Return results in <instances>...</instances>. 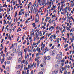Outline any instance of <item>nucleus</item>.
<instances>
[{"label":"nucleus","instance_id":"nucleus-1","mask_svg":"<svg viewBox=\"0 0 74 74\" xmlns=\"http://www.w3.org/2000/svg\"><path fill=\"white\" fill-rule=\"evenodd\" d=\"M58 73V71L56 70L52 72V74H57Z\"/></svg>","mask_w":74,"mask_h":74},{"label":"nucleus","instance_id":"nucleus-2","mask_svg":"<svg viewBox=\"0 0 74 74\" xmlns=\"http://www.w3.org/2000/svg\"><path fill=\"white\" fill-rule=\"evenodd\" d=\"M17 53H18V56H21H21H22V50L21 53V51H20L19 52Z\"/></svg>","mask_w":74,"mask_h":74},{"label":"nucleus","instance_id":"nucleus-3","mask_svg":"<svg viewBox=\"0 0 74 74\" xmlns=\"http://www.w3.org/2000/svg\"><path fill=\"white\" fill-rule=\"evenodd\" d=\"M23 11V9H22L21 10V11L19 12L18 14V15H22V12Z\"/></svg>","mask_w":74,"mask_h":74},{"label":"nucleus","instance_id":"nucleus-4","mask_svg":"<svg viewBox=\"0 0 74 74\" xmlns=\"http://www.w3.org/2000/svg\"><path fill=\"white\" fill-rule=\"evenodd\" d=\"M12 51H13V53H16V49L15 48L13 49L12 50Z\"/></svg>","mask_w":74,"mask_h":74},{"label":"nucleus","instance_id":"nucleus-5","mask_svg":"<svg viewBox=\"0 0 74 74\" xmlns=\"http://www.w3.org/2000/svg\"><path fill=\"white\" fill-rule=\"evenodd\" d=\"M60 58V56H59V54H58L57 55L56 58V59H59Z\"/></svg>","mask_w":74,"mask_h":74},{"label":"nucleus","instance_id":"nucleus-6","mask_svg":"<svg viewBox=\"0 0 74 74\" xmlns=\"http://www.w3.org/2000/svg\"><path fill=\"white\" fill-rule=\"evenodd\" d=\"M52 55L54 56L55 55V50H53L52 52Z\"/></svg>","mask_w":74,"mask_h":74},{"label":"nucleus","instance_id":"nucleus-7","mask_svg":"<svg viewBox=\"0 0 74 74\" xmlns=\"http://www.w3.org/2000/svg\"><path fill=\"white\" fill-rule=\"evenodd\" d=\"M8 57L7 58V60H11L12 59V57H10V56H8Z\"/></svg>","mask_w":74,"mask_h":74},{"label":"nucleus","instance_id":"nucleus-8","mask_svg":"<svg viewBox=\"0 0 74 74\" xmlns=\"http://www.w3.org/2000/svg\"><path fill=\"white\" fill-rule=\"evenodd\" d=\"M46 59H47V60H50V59H51V57L49 56H47L46 57Z\"/></svg>","mask_w":74,"mask_h":74},{"label":"nucleus","instance_id":"nucleus-9","mask_svg":"<svg viewBox=\"0 0 74 74\" xmlns=\"http://www.w3.org/2000/svg\"><path fill=\"white\" fill-rule=\"evenodd\" d=\"M21 61H22V58H19L18 60V63H20Z\"/></svg>","mask_w":74,"mask_h":74},{"label":"nucleus","instance_id":"nucleus-10","mask_svg":"<svg viewBox=\"0 0 74 74\" xmlns=\"http://www.w3.org/2000/svg\"><path fill=\"white\" fill-rule=\"evenodd\" d=\"M32 25H33V27H36V24H35L34 23H33L32 24Z\"/></svg>","mask_w":74,"mask_h":74},{"label":"nucleus","instance_id":"nucleus-11","mask_svg":"<svg viewBox=\"0 0 74 74\" xmlns=\"http://www.w3.org/2000/svg\"><path fill=\"white\" fill-rule=\"evenodd\" d=\"M20 51H21V49H20L18 48L17 50V52L16 53H18V52H20Z\"/></svg>","mask_w":74,"mask_h":74},{"label":"nucleus","instance_id":"nucleus-12","mask_svg":"<svg viewBox=\"0 0 74 74\" xmlns=\"http://www.w3.org/2000/svg\"><path fill=\"white\" fill-rule=\"evenodd\" d=\"M25 62V64L26 63V62H25V60H23V61H21V64H22V63H24V62Z\"/></svg>","mask_w":74,"mask_h":74},{"label":"nucleus","instance_id":"nucleus-13","mask_svg":"<svg viewBox=\"0 0 74 74\" xmlns=\"http://www.w3.org/2000/svg\"><path fill=\"white\" fill-rule=\"evenodd\" d=\"M38 4H40V3H41V1H40V0H38Z\"/></svg>","mask_w":74,"mask_h":74},{"label":"nucleus","instance_id":"nucleus-14","mask_svg":"<svg viewBox=\"0 0 74 74\" xmlns=\"http://www.w3.org/2000/svg\"><path fill=\"white\" fill-rule=\"evenodd\" d=\"M74 6V3H73V4L72 3H71V7H73V6Z\"/></svg>","mask_w":74,"mask_h":74},{"label":"nucleus","instance_id":"nucleus-15","mask_svg":"<svg viewBox=\"0 0 74 74\" xmlns=\"http://www.w3.org/2000/svg\"><path fill=\"white\" fill-rule=\"evenodd\" d=\"M38 74H43V72L42 71L38 73Z\"/></svg>","mask_w":74,"mask_h":74},{"label":"nucleus","instance_id":"nucleus-16","mask_svg":"<svg viewBox=\"0 0 74 74\" xmlns=\"http://www.w3.org/2000/svg\"><path fill=\"white\" fill-rule=\"evenodd\" d=\"M6 70H7V71H9V67H7L6 69Z\"/></svg>","mask_w":74,"mask_h":74},{"label":"nucleus","instance_id":"nucleus-17","mask_svg":"<svg viewBox=\"0 0 74 74\" xmlns=\"http://www.w3.org/2000/svg\"><path fill=\"white\" fill-rule=\"evenodd\" d=\"M38 47H37V48L36 49L35 52H36V51H37H37H39V49H38Z\"/></svg>","mask_w":74,"mask_h":74},{"label":"nucleus","instance_id":"nucleus-18","mask_svg":"<svg viewBox=\"0 0 74 74\" xmlns=\"http://www.w3.org/2000/svg\"><path fill=\"white\" fill-rule=\"evenodd\" d=\"M61 62L62 63H64V60H62Z\"/></svg>","mask_w":74,"mask_h":74},{"label":"nucleus","instance_id":"nucleus-19","mask_svg":"<svg viewBox=\"0 0 74 74\" xmlns=\"http://www.w3.org/2000/svg\"><path fill=\"white\" fill-rule=\"evenodd\" d=\"M32 45H33V46L32 47V49H31L32 50H33V48H34V47L33 46V45H34V43H33V44Z\"/></svg>","mask_w":74,"mask_h":74},{"label":"nucleus","instance_id":"nucleus-20","mask_svg":"<svg viewBox=\"0 0 74 74\" xmlns=\"http://www.w3.org/2000/svg\"><path fill=\"white\" fill-rule=\"evenodd\" d=\"M10 61H7L6 63L7 64H10Z\"/></svg>","mask_w":74,"mask_h":74},{"label":"nucleus","instance_id":"nucleus-21","mask_svg":"<svg viewBox=\"0 0 74 74\" xmlns=\"http://www.w3.org/2000/svg\"><path fill=\"white\" fill-rule=\"evenodd\" d=\"M51 21V19H50L49 21V23H52V21Z\"/></svg>","mask_w":74,"mask_h":74},{"label":"nucleus","instance_id":"nucleus-22","mask_svg":"<svg viewBox=\"0 0 74 74\" xmlns=\"http://www.w3.org/2000/svg\"><path fill=\"white\" fill-rule=\"evenodd\" d=\"M62 5L61 6V7L60 8H61V9L63 8V3H62Z\"/></svg>","mask_w":74,"mask_h":74},{"label":"nucleus","instance_id":"nucleus-23","mask_svg":"<svg viewBox=\"0 0 74 74\" xmlns=\"http://www.w3.org/2000/svg\"><path fill=\"white\" fill-rule=\"evenodd\" d=\"M10 55L11 56H14V54L13 53H12L10 54Z\"/></svg>","mask_w":74,"mask_h":74},{"label":"nucleus","instance_id":"nucleus-24","mask_svg":"<svg viewBox=\"0 0 74 74\" xmlns=\"http://www.w3.org/2000/svg\"><path fill=\"white\" fill-rule=\"evenodd\" d=\"M60 53L62 56V53L60 51Z\"/></svg>","mask_w":74,"mask_h":74},{"label":"nucleus","instance_id":"nucleus-25","mask_svg":"<svg viewBox=\"0 0 74 74\" xmlns=\"http://www.w3.org/2000/svg\"><path fill=\"white\" fill-rule=\"evenodd\" d=\"M53 8H56V5H55V6H54V5H53Z\"/></svg>","mask_w":74,"mask_h":74},{"label":"nucleus","instance_id":"nucleus-26","mask_svg":"<svg viewBox=\"0 0 74 74\" xmlns=\"http://www.w3.org/2000/svg\"><path fill=\"white\" fill-rule=\"evenodd\" d=\"M67 69V65H66L64 67V69L65 70H66V69Z\"/></svg>","mask_w":74,"mask_h":74},{"label":"nucleus","instance_id":"nucleus-27","mask_svg":"<svg viewBox=\"0 0 74 74\" xmlns=\"http://www.w3.org/2000/svg\"><path fill=\"white\" fill-rule=\"evenodd\" d=\"M10 36H11V34H10L9 35V36H8V38L9 39H10V38L11 37H10Z\"/></svg>","mask_w":74,"mask_h":74},{"label":"nucleus","instance_id":"nucleus-28","mask_svg":"<svg viewBox=\"0 0 74 74\" xmlns=\"http://www.w3.org/2000/svg\"><path fill=\"white\" fill-rule=\"evenodd\" d=\"M67 73V71H66L64 72V74H66Z\"/></svg>","mask_w":74,"mask_h":74},{"label":"nucleus","instance_id":"nucleus-29","mask_svg":"<svg viewBox=\"0 0 74 74\" xmlns=\"http://www.w3.org/2000/svg\"><path fill=\"white\" fill-rule=\"evenodd\" d=\"M36 56H40V54H38V53H37V54H36Z\"/></svg>","mask_w":74,"mask_h":74},{"label":"nucleus","instance_id":"nucleus-30","mask_svg":"<svg viewBox=\"0 0 74 74\" xmlns=\"http://www.w3.org/2000/svg\"><path fill=\"white\" fill-rule=\"evenodd\" d=\"M37 18H36L35 21V23H36V22H37Z\"/></svg>","mask_w":74,"mask_h":74},{"label":"nucleus","instance_id":"nucleus-31","mask_svg":"<svg viewBox=\"0 0 74 74\" xmlns=\"http://www.w3.org/2000/svg\"><path fill=\"white\" fill-rule=\"evenodd\" d=\"M57 63L58 64H60V61H59L57 62Z\"/></svg>","mask_w":74,"mask_h":74},{"label":"nucleus","instance_id":"nucleus-32","mask_svg":"<svg viewBox=\"0 0 74 74\" xmlns=\"http://www.w3.org/2000/svg\"><path fill=\"white\" fill-rule=\"evenodd\" d=\"M28 9H29V8H30V5H29V4H28Z\"/></svg>","mask_w":74,"mask_h":74},{"label":"nucleus","instance_id":"nucleus-33","mask_svg":"<svg viewBox=\"0 0 74 74\" xmlns=\"http://www.w3.org/2000/svg\"><path fill=\"white\" fill-rule=\"evenodd\" d=\"M34 9H35V13H37V9H35V8H34Z\"/></svg>","mask_w":74,"mask_h":74},{"label":"nucleus","instance_id":"nucleus-34","mask_svg":"<svg viewBox=\"0 0 74 74\" xmlns=\"http://www.w3.org/2000/svg\"><path fill=\"white\" fill-rule=\"evenodd\" d=\"M51 28L53 30V29H54V27L53 26H51Z\"/></svg>","mask_w":74,"mask_h":74},{"label":"nucleus","instance_id":"nucleus-35","mask_svg":"<svg viewBox=\"0 0 74 74\" xmlns=\"http://www.w3.org/2000/svg\"><path fill=\"white\" fill-rule=\"evenodd\" d=\"M60 46V45L59 43H58V47H59Z\"/></svg>","mask_w":74,"mask_h":74},{"label":"nucleus","instance_id":"nucleus-36","mask_svg":"<svg viewBox=\"0 0 74 74\" xmlns=\"http://www.w3.org/2000/svg\"><path fill=\"white\" fill-rule=\"evenodd\" d=\"M53 48H54V46H53L51 47V49H53Z\"/></svg>","mask_w":74,"mask_h":74},{"label":"nucleus","instance_id":"nucleus-37","mask_svg":"<svg viewBox=\"0 0 74 74\" xmlns=\"http://www.w3.org/2000/svg\"><path fill=\"white\" fill-rule=\"evenodd\" d=\"M24 51L25 52V53H26V50L24 49Z\"/></svg>","mask_w":74,"mask_h":74},{"label":"nucleus","instance_id":"nucleus-38","mask_svg":"<svg viewBox=\"0 0 74 74\" xmlns=\"http://www.w3.org/2000/svg\"><path fill=\"white\" fill-rule=\"evenodd\" d=\"M8 53H6V54L5 56H6V57L8 56Z\"/></svg>","mask_w":74,"mask_h":74},{"label":"nucleus","instance_id":"nucleus-39","mask_svg":"<svg viewBox=\"0 0 74 74\" xmlns=\"http://www.w3.org/2000/svg\"><path fill=\"white\" fill-rule=\"evenodd\" d=\"M67 36L68 37H69V36H70V34L68 33H67Z\"/></svg>","mask_w":74,"mask_h":74},{"label":"nucleus","instance_id":"nucleus-40","mask_svg":"<svg viewBox=\"0 0 74 74\" xmlns=\"http://www.w3.org/2000/svg\"><path fill=\"white\" fill-rule=\"evenodd\" d=\"M4 39H3L1 42V43H3V41H4Z\"/></svg>","mask_w":74,"mask_h":74},{"label":"nucleus","instance_id":"nucleus-41","mask_svg":"<svg viewBox=\"0 0 74 74\" xmlns=\"http://www.w3.org/2000/svg\"><path fill=\"white\" fill-rule=\"evenodd\" d=\"M45 44H44L43 45V48H44V47H45Z\"/></svg>","mask_w":74,"mask_h":74},{"label":"nucleus","instance_id":"nucleus-42","mask_svg":"<svg viewBox=\"0 0 74 74\" xmlns=\"http://www.w3.org/2000/svg\"><path fill=\"white\" fill-rule=\"evenodd\" d=\"M34 67H36V64H35L34 65Z\"/></svg>","mask_w":74,"mask_h":74},{"label":"nucleus","instance_id":"nucleus-43","mask_svg":"<svg viewBox=\"0 0 74 74\" xmlns=\"http://www.w3.org/2000/svg\"><path fill=\"white\" fill-rule=\"evenodd\" d=\"M67 46H68V44H66L65 45V48H66V47H67Z\"/></svg>","mask_w":74,"mask_h":74},{"label":"nucleus","instance_id":"nucleus-44","mask_svg":"<svg viewBox=\"0 0 74 74\" xmlns=\"http://www.w3.org/2000/svg\"><path fill=\"white\" fill-rule=\"evenodd\" d=\"M40 66H41V67H43V65L42 64L40 65Z\"/></svg>","mask_w":74,"mask_h":74},{"label":"nucleus","instance_id":"nucleus-45","mask_svg":"<svg viewBox=\"0 0 74 74\" xmlns=\"http://www.w3.org/2000/svg\"><path fill=\"white\" fill-rule=\"evenodd\" d=\"M52 44H50L49 45V46L50 47H51V46H52Z\"/></svg>","mask_w":74,"mask_h":74},{"label":"nucleus","instance_id":"nucleus-46","mask_svg":"<svg viewBox=\"0 0 74 74\" xmlns=\"http://www.w3.org/2000/svg\"><path fill=\"white\" fill-rule=\"evenodd\" d=\"M14 46V44H12V46H11L10 47V48H12L13 46Z\"/></svg>","mask_w":74,"mask_h":74},{"label":"nucleus","instance_id":"nucleus-47","mask_svg":"<svg viewBox=\"0 0 74 74\" xmlns=\"http://www.w3.org/2000/svg\"><path fill=\"white\" fill-rule=\"evenodd\" d=\"M30 65H28V69H30Z\"/></svg>","mask_w":74,"mask_h":74},{"label":"nucleus","instance_id":"nucleus-48","mask_svg":"<svg viewBox=\"0 0 74 74\" xmlns=\"http://www.w3.org/2000/svg\"><path fill=\"white\" fill-rule=\"evenodd\" d=\"M68 14H69V12H67V14H66V15H67V16H69V15H68Z\"/></svg>","mask_w":74,"mask_h":74},{"label":"nucleus","instance_id":"nucleus-49","mask_svg":"<svg viewBox=\"0 0 74 74\" xmlns=\"http://www.w3.org/2000/svg\"><path fill=\"white\" fill-rule=\"evenodd\" d=\"M67 9V7H66V8H64V10H66Z\"/></svg>","mask_w":74,"mask_h":74},{"label":"nucleus","instance_id":"nucleus-50","mask_svg":"<svg viewBox=\"0 0 74 74\" xmlns=\"http://www.w3.org/2000/svg\"><path fill=\"white\" fill-rule=\"evenodd\" d=\"M15 15H17V12H15Z\"/></svg>","mask_w":74,"mask_h":74},{"label":"nucleus","instance_id":"nucleus-51","mask_svg":"<svg viewBox=\"0 0 74 74\" xmlns=\"http://www.w3.org/2000/svg\"><path fill=\"white\" fill-rule=\"evenodd\" d=\"M47 5H49V1H47Z\"/></svg>","mask_w":74,"mask_h":74},{"label":"nucleus","instance_id":"nucleus-52","mask_svg":"<svg viewBox=\"0 0 74 74\" xmlns=\"http://www.w3.org/2000/svg\"><path fill=\"white\" fill-rule=\"evenodd\" d=\"M46 25H47V23H45L44 24V26H46Z\"/></svg>","mask_w":74,"mask_h":74},{"label":"nucleus","instance_id":"nucleus-53","mask_svg":"<svg viewBox=\"0 0 74 74\" xmlns=\"http://www.w3.org/2000/svg\"><path fill=\"white\" fill-rule=\"evenodd\" d=\"M40 24H39L38 26V28H39V27H40Z\"/></svg>","mask_w":74,"mask_h":74},{"label":"nucleus","instance_id":"nucleus-54","mask_svg":"<svg viewBox=\"0 0 74 74\" xmlns=\"http://www.w3.org/2000/svg\"><path fill=\"white\" fill-rule=\"evenodd\" d=\"M53 37V35H51V36L50 38H52Z\"/></svg>","mask_w":74,"mask_h":74},{"label":"nucleus","instance_id":"nucleus-55","mask_svg":"<svg viewBox=\"0 0 74 74\" xmlns=\"http://www.w3.org/2000/svg\"><path fill=\"white\" fill-rule=\"evenodd\" d=\"M37 44V43H34V45H36Z\"/></svg>","mask_w":74,"mask_h":74},{"label":"nucleus","instance_id":"nucleus-56","mask_svg":"<svg viewBox=\"0 0 74 74\" xmlns=\"http://www.w3.org/2000/svg\"><path fill=\"white\" fill-rule=\"evenodd\" d=\"M34 29H32V32H34Z\"/></svg>","mask_w":74,"mask_h":74},{"label":"nucleus","instance_id":"nucleus-57","mask_svg":"<svg viewBox=\"0 0 74 74\" xmlns=\"http://www.w3.org/2000/svg\"><path fill=\"white\" fill-rule=\"evenodd\" d=\"M32 39H31V40H30V43L32 42Z\"/></svg>","mask_w":74,"mask_h":74},{"label":"nucleus","instance_id":"nucleus-58","mask_svg":"<svg viewBox=\"0 0 74 74\" xmlns=\"http://www.w3.org/2000/svg\"><path fill=\"white\" fill-rule=\"evenodd\" d=\"M42 33H40V36H42Z\"/></svg>","mask_w":74,"mask_h":74},{"label":"nucleus","instance_id":"nucleus-59","mask_svg":"<svg viewBox=\"0 0 74 74\" xmlns=\"http://www.w3.org/2000/svg\"><path fill=\"white\" fill-rule=\"evenodd\" d=\"M0 23H1V24H2V21L1 20L0 21Z\"/></svg>","mask_w":74,"mask_h":74},{"label":"nucleus","instance_id":"nucleus-60","mask_svg":"<svg viewBox=\"0 0 74 74\" xmlns=\"http://www.w3.org/2000/svg\"><path fill=\"white\" fill-rule=\"evenodd\" d=\"M64 63H63V62H62V66H63V64Z\"/></svg>","mask_w":74,"mask_h":74},{"label":"nucleus","instance_id":"nucleus-61","mask_svg":"<svg viewBox=\"0 0 74 74\" xmlns=\"http://www.w3.org/2000/svg\"><path fill=\"white\" fill-rule=\"evenodd\" d=\"M28 22V20H26L25 21V23H27Z\"/></svg>","mask_w":74,"mask_h":74},{"label":"nucleus","instance_id":"nucleus-62","mask_svg":"<svg viewBox=\"0 0 74 74\" xmlns=\"http://www.w3.org/2000/svg\"><path fill=\"white\" fill-rule=\"evenodd\" d=\"M67 68H68V69H70V66L69 65H68V66Z\"/></svg>","mask_w":74,"mask_h":74},{"label":"nucleus","instance_id":"nucleus-63","mask_svg":"<svg viewBox=\"0 0 74 74\" xmlns=\"http://www.w3.org/2000/svg\"><path fill=\"white\" fill-rule=\"evenodd\" d=\"M33 71H31V74H33Z\"/></svg>","mask_w":74,"mask_h":74},{"label":"nucleus","instance_id":"nucleus-64","mask_svg":"<svg viewBox=\"0 0 74 74\" xmlns=\"http://www.w3.org/2000/svg\"><path fill=\"white\" fill-rule=\"evenodd\" d=\"M22 74H24V71H23L22 72Z\"/></svg>","mask_w":74,"mask_h":74}]
</instances>
